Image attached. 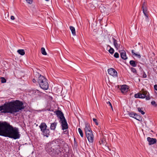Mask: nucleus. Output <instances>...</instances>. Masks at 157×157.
I'll return each instance as SVG.
<instances>
[{
    "label": "nucleus",
    "mask_w": 157,
    "mask_h": 157,
    "mask_svg": "<svg viewBox=\"0 0 157 157\" xmlns=\"http://www.w3.org/2000/svg\"><path fill=\"white\" fill-rule=\"evenodd\" d=\"M31 92H32V94H37L39 93V91L38 90H33L31 91Z\"/></svg>",
    "instance_id": "c85d7f7f"
},
{
    "label": "nucleus",
    "mask_w": 157,
    "mask_h": 157,
    "mask_svg": "<svg viewBox=\"0 0 157 157\" xmlns=\"http://www.w3.org/2000/svg\"><path fill=\"white\" fill-rule=\"evenodd\" d=\"M41 53L44 55H46L47 53L45 51V49L44 48H42L41 49Z\"/></svg>",
    "instance_id": "b1692460"
},
{
    "label": "nucleus",
    "mask_w": 157,
    "mask_h": 157,
    "mask_svg": "<svg viewBox=\"0 0 157 157\" xmlns=\"http://www.w3.org/2000/svg\"><path fill=\"white\" fill-rule=\"evenodd\" d=\"M20 76H21V77L20 78V79H21L22 80L21 83H20V84H24L25 83L24 82L25 81H26V76L23 72L21 73V74H20Z\"/></svg>",
    "instance_id": "6ab92c4d"
},
{
    "label": "nucleus",
    "mask_w": 157,
    "mask_h": 157,
    "mask_svg": "<svg viewBox=\"0 0 157 157\" xmlns=\"http://www.w3.org/2000/svg\"><path fill=\"white\" fill-rule=\"evenodd\" d=\"M20 38H21V40L22 42H23L25 41L24 39V38H23V39H22L21 37H20Z\"/></svg>",
    "instance_id": "49530a36"
},
{
    "label": "nucleus",
    "mask_w": 157,
    "mask_h": 157,
    "mask_svg": "<svg viewBox=\"0 0 157 157\" xmlns=\"http://www.w3.org/2000/svg\"><path fill=\"white\" fill-rule=\"evenodd\" d=\"M137 63H136V61L133 60H131L129 61V63L130 65L132 67H136L137 65Z\"/></svg>",
    "instance_id": "aec40b11"
},
{
    "label": "nucleus",
    "mask_w": 157,
    "mask_h": 157,
    "mask_svg": "<svg viewBox=\"0 0 157 157\" xmlns=\"http://www.w3.org/2000/svg\"><path fill=\"white\" fill-rule=\"evenodd\" d=\"M64 119L60 121V123L63 130L66 129L68 128V124L65 118Z\"/></svg>",
    "instance_id": "9b49d317"
},
{
    "label": "nucleus",
    "mask_w": 157,
    "mask_h": 157,
    "mask_svg": "<svg viewBox=\"0 0 157 157\" xmlns=\"http://www.w3.org/2000/svg\"><path fill=\"white\" fill-rule=\"evenodd\" d=\"M151 104L152 105H153L155 107L157 106V104H156V103L155 101H152L151 102Z\"/></svg>",
    "instance_id": "f704fd0d"
},
{
    "label": "nucleus",
    "mask_w": 157,
    "mask_h": 157,
    "mask_svg": "<svg viewBox=\"0 0 157 157\" xmlns=\"http://www.w3.org/2000/svg\"><path fill=\"white\" fill-rule=\"evenodd\" d=\"M60 148L57 144L54 145L53 143H48L46 144V150L49 154L53 157H58L61 154Z\"/></svg>",
    "instance_id": "7ed1b4c3"
},
{
    "label": "nucleus",
    "mask_w": 157,
    "mask_h": 157,
    "mask_svg": "<svg viewBox=\"0 0 157 157\" xmlns=\"http://www.w3.org/2000/svg\"><path fill=\"white\" fill-rule=\"evenodd\" d=\"M41 131L43 133V135L46 137H48L50 135L49 129L47 128V126L45 123H42L39 126Z\"/></svg>",
    "instance_id": "39448f33"
},
{
    "label": "nucleus",
    "mask_w": 157,
    "mask_h": 157,
    "mask_svg": "<svg viewBox=\"0 0 157 157\" xmlns=\"http://www.w3.org/2000/svg\"><path fill=\"white\" fill-rule=\"evenodd\" d=\"M57 124V123L56 122H54L53 123H52L50 126L51 129L54 130L56 128Z\"/></svg>",
    "instance_id": "412c9836"
},
{
    "label": "nucleus",
    "mask_w": 157,
    "mask_h": 157,
    "mask_svg": "<svg viewBox=\"0 0 157 157\" xmlns=\"http://www.w3.org/2000/svg\"><path fill=\"white\" fill-rule=\"evenodd\" d=\"M143 78H146L147 77V75L144 73L143 74Z\"/></svg>",
    "instance_id": "37998d69"
},
{
    "label": "nucleus",
    "mask_w": 157,
    "mask_h": 157,
    "mask_svg": "<svg viewBox=\"0 0 157 157\" xmlns=\"http://www.w3.org/2000/svg\"><path fill=\"white\" fill-rule=\"evenodd\" d=\"M36 75H37L38 77L37 82L41 88L44 90H47L48 88V84L47 79L38 73H36Z\"/></svg>",
    "instance_id": "20e7f679"
},
{
    "label": "nucleus",
    "mask_w": 157,
    "mask_h": 157,
    "mask_svg": "<svg viewBox=\"0 0 157 157\" xmlns=\"http://www.w3.org/2000/svg\"><path fill=\"white\" fill-rule=\"evenodd\" d=\"M27 3L29 4H31L33 2V0H25Z\"/></svg>",
    "instance_id": "4c0bfd02"
},
{
    "label": "nucleus",
    "mask_w": 157,
    "mask_h": 157,
    "mask_svg": "<svg viewBox=\"0 0 157 157\" xmlns=\"http://www.w3.org/2000/svg\"><path fill=\"white\" fill-rule=\"evenodd\" d=\"M20 110V101L9 102L0 106V111L1 113H13L18 112Z\"/></svg>",
    "instance_id": "f03ea898"
},
{
    "label": "nucleus",
    "mask_w": 157,
    "mask_h": 157,
    "mask_svg": "<svg viewBox=\"0 0 157 157\" xmlns=\"http://www.w3.org/2000/svg\"><path fill=\"white\" fill-rule=\"evenodd\" d=\"M86 137L90 143H93L94 140V136L93 132H91L86 133Z\"/></svg>",
    "instance_id": "1a4fd4ad"
},
{
    "label": "nucleus",
    "mask_w": 157,
    "mask_h": 157,
    "mask_svg": "<svg viewBox=\"0 0 157 157\" xmlns=\"http://www.w3.org/2000/svg\"><path fill=\"white\" fill-rule=\"evenodd\" d=\"M140 95H141V94H140V92H139L137 94H135L134 95V97L136 98H141V97Z\"/></svg>",
    "instance_id": "c756f323"
},
{
    "label": "nucleus",
    "mask_w": 157,
    "mask_h": 157,
    "mask_svg": "<svg viewBox=\"0 0 157 157\" xmlns=\"http://www.w3.org/2000/svg\"><path fill=\"white\" fill-rule=\"evenodd\" d=\"M25 54V52L23 49H20V55L23 56Z\"/></svg>",
    "instance_id": "72a5a7b5"
},
{
    "label": "nucleus",
    "mask_w": 157,
    "mask_h": 157,
    "mask_svg": "<svg viewBox=\"0 0 157 157\" xmlns=\"http://www.w3.org/2000/svg\"><path fill=\"white\" fill-rule=\"evenodd\" d=\"M18 149H19V150H20V147H19V148H18Z\"/></svg>",
    "instance_id": "864d4df0"
},
{
    "label": "nucleus",
    "mask_w": 157,
    "mask_h": 157,
    "mask_svg": "<svg viewBox=\"0 0 157 157\" xmlns=\"http://www.w3.org/2000/svg\"><path fill=\"white\" fill-rule=\"evenodd\" d=\"M131 71L132 72L134 73H136V69L133 67H131Z\"/></svg>",
    "instance_id": "473e14b6"
},
{
    "label": "nucleus",
    "mask_w": 157,
    "mask_h": 157,
    "mask_svg": "<svg viewBox=\"0 0 157 157\" xmlns=\"http://www.w3.org/2000/svg\"><path fill=\"white\" fill-rule=\"evenodd\" d=\"M111 107V108L112 109V110H113V108L112 106V107Z\"/></svg>",
    "instance_id": "09e8293b"
},
{
    "label": "nucleus",
    "mask_w": 157,
    "mask_h": 157,
    "mask_svg": "<svg viewBox=\"0 0 157 157\" xmlns=\"http://www.w3.org/2000/svg\"><path fill=\"white\" fill-rule=\"evenodd\" d=\"M10 19L12 20H14L15 19V18L13 16H11L10 17Z\"/></svg>",
    "instance_id": "c03bdc74"
},
{
    "label": "nucleus",
    "mask_w": 157,
    "mask_h": 157,
    "mask_svg": "<svg viewBox=\"0 0 157 157\" xmlns=\"http://www.w3.org/2000/svg\"><path fill=\"white\" fill-rule=\"evenodd\" d=\"M139 82H140V79H139Z\"/></svg>",
    "instance_id": "603ef678"
},
{
    "label": "nucleus",
    "mask_w": 157,
    "mask_h": 157,
    "mask_svg": "<svg viewBox=\"0 0 157 157\" xmlns=\"http://www.w3.org/2000/svg\"><path fill=\"white\" fill-rule=\"evenodd\" d=\"M136 114V113H134L133 112H129L128 113V114L130 117L134 118Z\"/></svg>",
    "instance_id": "bb28decb"
},
{
    "label": "nucleus",
    "mask_w": 157,
    "mask_h": 157,
    "mask_svg": "<svg viewBox=\"0 0 157 157\" xmlns=\"http://www.w3.org/2000/svg\"><path fill=\"white\" fill-rule=\"evenodd\" d=\"M156 136L157 137V134L156 135Z\"/></svg>",
    "instance_id": "5fc2aeb1"
},
{
    "label": "nucleus",
    "mask_w": 157,
    "mask_h": 157,
    "mask_svg": "<svg viewBox=\"0 0 157 157\" xmlns=\"http://www.w3.org/2000/svg\"><path fill=\"white\" fill-rule=\"evenodd\" d=\"M114 56L116 58H118L119 57L118 53L117 52H115L114 55Z\"/></svg>",
    "instance_id": "e433bc0d"
},
{
    "label": "nucleus",
    "mask_w": 157,
    "mask_h": 157,
    "mask_svg": "<svg viewBox=\"0 0 157 157\" xmlns=\"http://www.w3.org/2000/svg\"><path fill=\"white\" fill-rule=\"evenodd\" d=\"M113 40V44L115 46V48L117 50H118L120 48L121 46L122 47L121 45L118 43V41H117L115 38L113 37L112 38Z\"/></svg>",
    "instance_id": "4468645a"
},
{
    "label": "nucleus",
    "mask_w": 157,
    "mask_h": 157,
    "mask_svg": "<svg viewBox=\"0 0 157 157\" xmlns=\"http://www.w3.org/2000/svg\"><path fill=\"white\" fill-rule=\"evenodd\" d=\"M9 14L8 12H7L5 14V18H8L9 17Z\"/></svg>",
    "instance_id": "ea45409f"
},
{
    "label": "nucleus",
    "mask_w": 157,
    "mask_h": 157,
    "mask_svg": "<svg viewBox=\"0 0 157 157\" xmlns=\"http://www.w3.org/2000/svg\"><path fill=\"white\" fill-rule=\"evenodd\" d=\"M93 121L95 123L96 125H98V123L97 122V120L95 118H93Z\"/></svg>",
    "instance_id": "58836bf2"
},
{
    "label": "nucleus",
    "mask_w": 157,
    "mask_h": 157,
    "mask_svg": "<svg viewBox=\"0 0 157 157\" xmlns=\"http://www.w3.org/2000/svg\"><path fill=\"white\" fill-rule=\"evenodd\" d=\"M18 128H13L6 121H0V136L16 139L19 138Z\"/></svg>",
    "instance_id": "f257e3e1"
},
{
    "label": "nucleus",
    "mask_w": 157,
    "mask_h": 157,
    "mask_svg": "<svg viewBox=\"0 0 157 157\" xmlns=\"http://www.w3.org/2000/svg\"><path fill=\"white\" fill-rule=\"evenodd\" d=\"M84 130L86 133L92 132L90 128V124L87 123H85V126L84 128Z\"/></svg>",
    "instance_id": "2eb2a0df"
},
{
    "label": "nucleus",
    "mask_w": 157,
    "mask_h": 157,
    "mask_svg": "<svg viewBox=\"0 0 157 157\" xmlns=\"http://www.w3.org/2000/svg\"><path fill=\"white\" fill-rule=\"evenodd\" d=\"M70 29L72 35L74 36L76 35V33L75 28L72 26L70 27Z\"/></svg>",
    "instance_id": "4be33fe9"
},
{
    "label": "nucleus",
    "mask_w": 157,
    "mask_h": 157,
    "mask_svg": "<svg viewBox=\"0 0 157 157\" xmlns=\"http://www.w3.org/2000/svg\"><path fill=\"white\" fill-rule=\"evenodd\" d=\"M120 53L121 57L124 59H126L127 57L126 55V53L125 51L123 50H121L119 51Z\"/></svg>",
    "instance_id": "f3484780"
},
{
    "label": "nucleus",
    "mask_w": 157,
    "mask_h": 157,
    "mask_svg": "<svg viewBox=\"0 0 157 157\" xmlns=\"http://www.w3.org/2000/svg\"><path fill=\"white\" fill-rule=\"evenodd\" d=\"M134 118L139 121H141L142 120V119L141 117L139 115H138L137 114H136Z\"/></svg>",
    "instance_id": "5701e85b"
},
{
    "label": "nucleus",
    "mask_w": 157,
    "mask_h": 157,
    "mask_svg": "<svg viewBox=\"0 0 157 157\" xmlns=\"http://www.w3.org/2000/svg\"><path fill=\"white\" fill-rule=\"evenodd\" d=\"M78 131L79 132V134H80L81 136L82 137H83V134L81 130V129L79 128H78Z\"/></svg>",
    "instance_id": "2f4dec72"
},
{
    "label": "nucleus",
    "mask_w": 157,
    "mask_h": 157,
    "mask_svg": "<svg viewBox=\"0 0 157 157\" xmlns=\"http://www.w3.org/2000/svg\"><path fill=\"white\" fill-rule=\"evenodd\" d=\"M132 53L133 54V55H134L135 56H136L137 57L139 58H140L141 57L140 55V54H136L134 52V50H132Z\"/></svg>",
    "instance_id": "393cba45"
},
{
    "label": "nucleus",
    "mask_w": 157,
    "mask_h": 157,
    "mask_svg": "<svg viewBox=\"0 0 157 157\" xmlns=\"http://www.w3.org/2000/svg\"><path fill=\"white\" fill-rule=\"evenodd\" d=\"M17 52L19 54H20V49H19L17 50Z\"/></svg>",
    "instance_id": "de8ad7c7"
},
{
    "label": "nucleus",
    "mask_w": 157,
    "mask_h": 157,
    "mask_svg": "<svg viewBox=\"0 0 157 157\" xmlns=\"http://www.w3.org/2000/svg\"><path fill=\"white\" fill-rule=\"evenodd\" d=\"M99 9L101 13H108L110 9L108 8V6H104L103 5H101L99 6Z\"/></svg>",
    "instance_id": "9d476101"
},
{
    "label": "nucleus",
    "mask_w": 157,
    "mask_h": 157,
    "mask_svg": "<svg viewBox=\"0 0 157 157\" xmlns=\"http://www.w3.org/2000/svg\"><path fill=\"white\" fill-rule=\"evenodd\" d=\"M108 46L110 48V49L108 51L111 54H113L114 51V49L111 48L109 45H108Z\"/></svg>",
    "instance_id": "cd10ccee"
},
{
    "label": "nucleus",
    "mask_w": 157,
    "mask_h": 157,
    "mask_svg": "<svg viewBox=\"0 0 157 157\" xmlns=\"http://www.w3.org/2000/svg\"><path fill=\"white\" fill-rule=\"evenodd\" d=\"M121 90L122 93L124 94L128 91V88L126 85H124L121 86Z\"/></svg>",
    "instance_id": "a211bd4d"
},
{
    "label": "nucleus",
    "mask_w": 157,
    "mask_h": 157,
    "mask_svg": "<svg viewBox=\"0 0 157 157\" xmlns=\"http://www.w3.org/2000/svg\"><path fill=\"white\" fill-rule=\"evenodd\" d=\"M140 94H141V98H145L147 100H149L150 99L149 94L147 91L144 90H142L140 92Z\"/></svg>",
    "instance_id": "6e6552de"
},
{
    "label": "nucleus",
    "mask_w": 157,
    "mask_h": 157,
    "mask_svg": "<svg viewBox=\"0 0 157 157\" xmlns=\"http://www.w3.org/2000/svg\"><path fill=\"white\" fill-rule=\"evenodd\" d=\"M147 140L149 142V144L151 145L155 144L157 140L156 139L151 138L150 137H148Z\"/></svg>",
    "instance_id": "dca6fc26"
},
{
    "label": "nucleus",
    "mask_w": 157,
    "mask_h": 157,
    "mask_svg": "<svg viewBox=\"0 0 157 157\" xmlns=\"http://www.w3.org/2000/svg\"><path fill=\"white\" fill-rule=\"evenodd\" d=\"M142 9L144 15L145 16L146 20L147 21H148V17L147 14V10L146 7V3L145 0H144V2L142 3Z\"/></svg>",
    "instance_id": "0eeeda50"
},
{
    "label": "nucleus",
    "mask_w": 157,
    "mask_h": 157,
    "mask_svg": "<svg viewBox=\"0 0 157 157\" xmlns=\"http://www.w3.org/2000/svg\"><path fill=\"white\" fill-rule=\"evenodd\" d=\"M57 117L59 118L60 121L64 119L65 118L64 116L63 113L60 110H57L55 112Z\"/></svg>",
    "instance_id": "ddd939ff"
},
{
    "label": "nucleus",
    "mask_w": 157,
    "mask_h": 157,
    "mask_svg": "<svg viewBox=\"0 0 157 157\" xmlns=\"http://www.w3.org/2000/svg\"><path fill=\"white\" fill-rule=\"evenodd\" d=\"M46 1H48L49 0H45Z\"/></svg>",
    "instance_id": "3c124183"
},
{
    "label": "nucleus",
    "mask_w": 157,
    "mask_h": 157,
    "mask_svg": "<svg viewBox=\"0 0 157 157\" xmlns=\"http://www.w3.org/2000/svg\"><path fill=\"white\" fill-rule=\"evenodd\" d=\"M138 111L142 115L145 114V112L142 110V108L139 107L137 108Z\"/></svg>",
    "instance_id": "7c9ffc66"
},
{
    "label": "nucleus",
    "mask_w": 157,
    "mask_h": 157,
    "mask_svg": "<svg viewBox=\"0 0 157 157\" xmlns=\"http://www.w3.org/2000/svg\"><path fill=\"white\" fill-rule=\"evenodd\" d=\"M106 103L108 104H109V105L110 106V107H112V104L109 101L106 102Z\"/></svg>",
    "instance_id": "a19ab883"
},
{
    "label": "nucleus",
    "mask_w": 157,
    "mask_h": 157,
    "mask_svg": "<svg viewBox=\"0 0 157 157\" xmlns=\"http://www.w3.org/2000/svg\"><path fill=\"white\" fill-rule=\"evenodd\" d=\"M100 144H105L106 143V140L105 139L103 138L99 141Z\"/></svg>",
    "instance_id": "a878e982"
},
{
    "label": "nucleus",
    "mask_w": 157,
    "mask_h": 157,
    "mask_svg": "<svg viewBox=\"0 0 157 157\" xmlns=\"http://www.w3.org/2000/svg\"><path fill=\"white\" fill-rule=\"evenodd\" d=\"M107 149H108L109 150V151L110 150V149H109L108 147H107Z\"/></svg>",
    "instance_id": "8fccbe9b"
},
{
    "label": "nucleus",
    "mask_w": 157,
    "mask_h": 157,
    "mask_svg": "<svg viewBox=\"0 0 157 157\" xmlns=\"http://www.w3.org/2000/svg\"><path fill=\"white\" fill-rule=\"evenodd\" d=\"M32 81L33 82L35 83L36 82V80L34 78H33L32 80Z\"/></svg>",
    "instance_id": "a18cd8bd"
},
{
    "label": "nucleus",
    "mask_w": 157,
    "mask_h": 157,
    "mask_svg": "<svg viewBox=\"0 0 157 157\" xmlns=\"http://www.w3.org/2000/svg\"><path fill=\"white\" fill-rule=\"evenodd\" d=\"M154 88L155 90H157V85H155L154 86Z\"/></svg>",
    "instance_id": "79ce46f5"
},
{
    "label": "nucleus",
    "mask_w": 157,
    "mask_h": 157,
    "mask_svg": "<svg viewBox=\"0 0 157 157\" xmlns=\"http://www.w3.org/2000/svg\"><path fill=\"white\" fill-rule=\"evenodd\" d=\"M108 72L109 74L114 77L117 75V72L113 68H110L108 70Z\"/></svg>",
    "instance_id": "f8f14e48"
},
{
    "label": "nucleus",
    "mask_w": 157,
    "mask_h": 157,
    "mask_svg": "<svg viewBox=\"0 0 157 157\" xmlns=\"http://www.w3.org/2000/svg\"><path fill=\"white\" fill-rule=\"evenodd\" d=\"M28 107V104L25 102L20 101V113H22V116L24 117V115L25 114V113L27 111V109Z\"/></svg>",
    "instance_id": "423d86ee"
},
{
    "label": "nucleus",
    "mask_w": 157,
    "mask_h": 157,
    "mask_svg": "<svg viewBox=\"0 0 157 157\" xmlns=\"http://www.w3.org/2000/svg\"><path fill=\"white\" fill-rule=\"evenodd\" d=\"M1 82L2 83L6 82V79L3 77H1Z\"/></svg>",
    "instance_id": "c9c22d12"
}]
</instances>
